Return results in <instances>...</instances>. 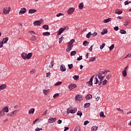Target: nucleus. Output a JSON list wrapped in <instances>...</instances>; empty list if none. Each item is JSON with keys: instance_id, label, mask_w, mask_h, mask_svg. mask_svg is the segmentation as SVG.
I'll use <instances>...</instances> for the list:
<instances>
[{"instance_id": "20", "label": "nucleus", "mask_w": 131, "mask_h": 131, "mask_svg": "<svg viewBox=\"0 0 131 131\" xmlns=\"http://www.w3.org/2000/svg\"><path fill=\"white\" fill-rule=\"evenodd\" d=\"M34 111H35V109L34 108H31L30 110H29L28 114H33L34 113Z\"/></svg>"}, {"instance_id": "52", "label": "nucleus", "mask_w": 131, "mask_h": 131, "mask_svg": "<svg viewBox=\"0 0 131 131\" xmlns=\"http://www.w3.org/2000/svg\"><path fill=\"white\" fill-rule=\"evenodd\" d=\"M110 51H112L113 49H114V44H113L111 46V47H109Z\"/></svg>"}, {"instance_id": "16", "label": "nucleus", "mask_w": 131, "mask_h": 131, "mask_svg": "<svg viewBox=\"0 0 131 131\" xmlns=\"http://www.w3.org/2000/svg\"><path fill=\"white\" fill-rule=\"evenodd\" d=\"M9 40V37H6L5 38H4L3 39H2V41L3 43H7V42H8V41Z\"/></svg>"}, {"instance_id": "2", "label": "nucleus", "mask_w": 131, "mask_h": 131, "mask_svg": "<svg viewBox=\"0 0 131 131\" xmlns=\"http://www.w3.org/2000/svg\"><path fill=\"white\" fill-rule=\"evenodd\" d=\"M10 12H11V7H6L3 9V13L5 15H8Z\"/></svg>"}, {"instance_id": "38", "label": "nucleus", "mask_w": 131, "mask_h": 131, "mask_svg": "<svg viewBox=\"0 0 131 131\" xmlns=\"http://www.w3.org/2000/svg\"><path fill=\"white\" fill-rule=\"evenodd\" d=\"M75 42V40L74 39H72L68 43H69V45H73V43H74Z\"/></svg>"}, {"instance_id": "42", "label": "nucleus", "mask_w": 131, "mask_h": 131, "mask_svg": "<svg viewBox=\"0 0 131 131\" xmlns=\"http://www.w3.org/2000/svg\"><path fill=\"white\" fill-rule=\"evenodd\" d=\"M108 83V81L106 79H105L104 81H102V85H105Z\"/></svg>"}, {"instance_id": "28", "label": "nucleus", "mask_w": 131, "mask_h": 131, "mask_svg": "<svg viewBox=\"0 0 131 131\" xmlns=\"http://www.w3.org/2000/svg\"><path fill=\"white\" fill-rule=\"evenodd\" d=\"M99 82V79L97 77H95V79H94V84H98Z\"/></svg>"}, {"instance_id": "15", "label": "nucleus", "mask_w": 131, "mask_h": 131, "mask_svg": "<svg viewBox=\"0 0 131 131\" xmlns=\"http://www.w3.org/2000/svg\"><path fill=\"white\" fill-rule=\"evenodd\" d=\"M21 56V58H23L24 60H26V56H27V53H25V52L22 53Z\"/></svg>"}, {"instance_id": "3", "label": "nucleus", "mask_w": 131, "mask_h": 131, "mask_svg": "<svg viewBox=\"0 0 131 131\" xmlns=\"http://www.w3.org/2000/svg\"><path fill=\"white\" fill-rule=\"evenodd\" d=\"M74 11H75V8L73 7L70 8L67 11V13L69 15H72V14H73L74 12Z\"/></svg>"}, {"instance_id": "10", "label": "nucleus", "mask_w": 131, "mask_h": 131, "mask_svg": "<svg viewBox=\"0 0 131 131\" xmlns=\"http://www.w3.org/2000/svg\"><path fill=\"white\" fill-rule=\"evenodd\" d=\"M116 14H117V15H121V14H122V10L121 9H116L115 11Z\"/></svg>"}, {"instance_id": "59", "label": "nucleus", "mask_w": 131, "mask_h": 131, "mask_svg": "<svg viewBox=\"0 0 131 131\" xmlns=\"http://www.w3.org/2000/svg\"><path fill=\"white\" fill-rule=\"evenodd\" d=\"M70 109H73V107H70L69 108H68V110H67L68 114H69V113H70Z\"/></svg>"}, {"instance_id": "51", "label": "nucleus", "mask_w": 131, "mask_h": 131, "mask_svg": "<svg viewBox=\"0 0 131 131\" xmlns=\"http://www.w3.org/2000/svg\"><path fill=\"white\" fill-rule=\"evenodd\" d=\"M49 113H48V110H46L42 113V115H43V116H46V115H47V114H49Z\"/></svg>"}, {"instance_id": "18", "label": "nucleus", "mask_w": 131, "mask_h": 131, "mask_svg": "<svg viewBox=\"0 0 131 131\" xmlns=\"http://www.w3.org/2000/svg\"><path fill=\"white\" fill-rule=\"evenodd\" d=\"M72 49H71V44H69L68 43V46H67V48L66 49V51L67 52H70V50H71Z\"/></svg>"}, {"instance_id": "13", "label": "nucleus", "mask_w": 131, "mask_h": 131, "mask_svg": "<svg viewBox=\"0 0 131 131\" xmlns=\"http://www.w3.org/2000/svg\"><path fill=\"white\" fill-rule=\"evenodd\" d=\"M85 98L86 100H91V99L93 98V95L92 94H88L85 96Z\"/></svg>"}, {"instance_id": "26", "label": "nucleus", "mask_w": 131, "mask_h": 131, "mask_svg": "<svg viewBox=\"0 0 131 131\" xmlns=\"http://www.w3.org/2000/svg\"><path fill=\"white\" fill-rule=\"evenodd\" d=\"M102 74L101 73H98V78L99 79H104V76H103V75H102Z\"/></svg>"}, {"instance_id": "55", "label": "nucleus", "mask_w": 131, "mask_h": 131, "mask_svg": "<svg viewBox=\"0 0 131 131\" xmlns=\"http://www.w3.org/2000/svg\"><path fill=\"white\" fill-rule=\"evenodd\" d=\"M61 16H64V14H63L62 13H59L58 14H57L56 15V17H60Z\"/></svg>"}, {"instance_id": "37", "label": "nucleus", "mask_w": 131, "mask_h": 131, "mask_svg": "<svg viewBox=\"0 0 131 131\" xmlns=\"http://www.w3.org/2000/svg\"><path fill=\"white\" fill-rule=\"evenodd\" d=\"M43 93L44 95H48V94L50 93V91H49V90H43Z\"/></svg>"}, {"instance_id": "6", "label": "nucleus", "mask_w": 131, "mask_h": 131, "mask_svg": "<svg viewBox=\"0 0 131 131\" xmlns=\"http://www.w3.org/2000/svg\"><path fill=\"white\" fill-rule=\"evenodd\" d=\"M75 100L76 101H79V102H80V101H82V96L79 94H78L75 97Z\"/></svg>"}, {"instance_id": "47", "label": "nucleus", "mask_w": 131, "mask_h": 131, "mask_svg": "<svg viewBox=\"0 0 131 131\" xmlns=\"http://www.w3.org/2000/svg\"><path fill=\"white\" fill-rule=\"evenodd\" d=\"M108 72H110V71L108 70H106V71H103L101 72L102 74H107V73H108Z\"/></svg>"}, {"instance_id": "61", "label": "nucleus", "mask_w": 131, "mask_h": 131, "mask_svg": "<svg viewBox=\"0 0 131 131\" xmlns=\"http://www.w3.org/2000/svg\"><path fill=\"white\" fill-rule=\"evenodd\" d=\"M129 4V1H126L124 3V4L125 6H127Z\"/></svg>"}, {"instance_id": "57", "label": "nucleus", "mask_w": 131, "mask_h": 131, "mask_svg": "<svg viewBox=\"0 0 131 131\" xmlns=\"http://www.w3.org/2000/svg\"><path fill=\"white\" fill-rule=\"evenodd\" d=\"M99 83L98 84V85H100L101 83H103V80H104V79H99Z\"/></svg>"}, {"instance_id": "1", "label": "nucleus", "mask_w": 131, "mask_h": 131, "mask_svg": "<svg viewBox=\"0 0 131 131\" xmlns=\"http://www.w3.org/2000/svg\"><path fill=\"white\" fill-rule=\"evenodd\" d=\"M94 77H95V75L91 76L90 80L86 83V84H88V86H93Z\"/></svg>"}, {"instance_id": "22", "label": "nucleus", "mask_w": 131, "mask_h": 131, "mask_svg": "<svg viewBox=\"0 0 131 131\" xmlns=\"http://www.w3.org/2000/svg\"><path fill=\"white\" fill-rule=\"evenodd\" d=\"M83 3H81L79 4L78 5V8L79 9V10H82V9H83Z\"/></svg>"}, {"instance_id": "45", "label": "nucleus", "mask_w": 131, "mask_h": 131, "mask_svg": "<svg viewBox=\"0 0 131 131\" xmlns=\"http://www.w3.org/2000/svg\"><path fill=\"white\" fill-rule=\"evenodd\" d=\"M74 131H80V126H77L75 128Z\"/></svg>"}, {"instance_id": "64", "label": "nucleus", "mask_w": 131, "mask_h": 131, "mask_svg": "<svg viewBox=\"0 0 131 131\" xmlns=\"http://www.w3.org/2000/svg\"><path fill=\"white\" fill-rule=\"evenodd\" d=\"M90 123V122L88 120L85 121L84 122V125H86L87 124H89Z\"/></svg>"}, {"instance_id": "39", "label": "nucleus", "mask_w": 131, "mask_h": 131, "mask_svg": "<svg viewBox=\"0 0 131 131\" xmlns=\"http://www.w3.org/2000/svg\"><path fill=\"white\" fill-rule=\"evenodd\" d=\"M89 41H88L87 40H85L83 42V46H84V47H86V45H89Z\"/></svg>"}, {"instance_id": "29", "label": "nucleus", "mask_w": 131, "mask_h": 131, "mask_svg": "<svg viewBox=\"0 0 131 131\" xmlns=\"http://www.w3.org/2000/svg\"><path fill=\"white\" fill-rule=\"evenodd\" d=\"M111 20H112L111 18H108L107 19H105L104 20V23H108V22H110Z\"/></svg>"}, {"instance_id": "27", "label": "nucleus", "mask_w": 131, "mask_h": 131, "mask_svg": "<svg viewBox=\"0 0 131 131\" xmlns=\"http://www.w3.org/2000/svg\"><path fill=\"white\" fill-rule=\"evenodd\" d=\"M42 29H45V30H49V25H44L42 26Z\"/></svg>"}, {"instance_id": "50", "label": "nucleus", "mask_w": 131, "mask_h": 131, "mask_svg": "<svg viewBox=\"0 0 131 131\" xmlns=\"http://www.w3.org/2000/svg\"><path fill=\"white\" fill-rule=\"evenodd\" d=\"M90 62H92L93 61H95V60H96V57H90Z\"/></svg>"}, {"instance_id": "46", "label": "nucleus", "mask_w": 131, "mask_h": 131, "mask_svg": "<svg viewBox=\"0 0 131 131\" xmlns=\"http://www.w3.org/2000/svg\"><path fill=\"white\" fill-rule=\"evenodd\" d=\"M62 84V81H58L56 82V83L55 84V86H57L58 85H60Z\"/></svg>"}, {"instance_id": "4", "label": "nucleus", "mask_w": 131, "mask_h": 131, "mask_svg": "<svg viewBox=\"0 0 131 131\" xmlns=\"http://www.w3.org/2000/svg\"><path fill=\"white\" fill-rule=\"evenodd\" d=\"M1 112H2L3 115H5V112L6 113L9 112V107L8 106H5L1 111Z\"/></svg>"}, {"instance_id": "11", "label": "nucleus", "mask_w": 131, "mask_h": 131, "mask_svg": "<svg viewBox=\"0 0 131 131\" xmlns=\"http://www.w3.org/2000/svg\"><path fill=\"white\" fill-rule=\"evenodd\" d=\"M37 12V10L34 9H30L29 10V14H34V13H36Z\"/></svg>"}, {"instance_id": "19", "label": "nucleus", "mask_w": 131, "mask_h": 131, "mask_svg": "<svg viewBox=\"0 0 131 131\" xmlns=\"http://www.w3.org/2000/svg\"><path fill=\"white\" fill-rule=\"evenodd\" d=\"M32 57V53H29L28 54H27L26 59H27V60H29V59H30V58H31Z\"/></svg>"}, {"instance_id": "49", "label": "nucleus", "mask_w": 131, "mask_h": 131, "mask_svg": "<svg viewBox=\"0 0 131 131\" xmlns=\"http://www.w3.org/2000/svg\"><path fill=\"white\" fill-rule=\"evenodd\" d=\"M59 96H60V93H56V94H55L54 95H53V98H58V97H59Z\"/></svg>"}, {"instance_id": "56", "label": "nucleus", "mask_w": 131, "mask_h": 131, "mask_svg": "<svg viewBox=\"0 0 131 131\" xmlns=\"http://www.w3.org/2000/svg\"><path fill=\"white\" fill-rule=\"evenodd\" d=\"M64 39V37L62 36L59 38V43H61V41Z\"/></svg>"}, {"instance_id": "34", "label": "nucleus", "mask_w": 131, "mask_h": 131, "mask_svg": "<svg viewBox=\"0 0 131 131\" xmlns=\"http://www.w3.org/2000/svg\"><path fill=\"white\" fill-rule=\"evenodd\" d=\"M77 115L78 116H80V117H81V116H82V112H81L80 111H78L77 113Z\"/></svg>"}, {"instance_id": "5", "label": "nucleus", "mask_w": 131, "mask_h": 131, "mask_svg": "<svg viewBox=\"0 0 131 131\" xmlns=\"http://www.w3.org/2000/svg\"><path fill=\"white\" fill-rule=\"evenodd\" d=\"M77 85L76 84L71 83L68 86V88L69 89V90H70V91H71V90H73V89H75V88H77Z\"/></svg>"}, {"instance_id": "30", "label": "nucleus", "mask_w": 131, "mask_h": 131, "mask_svg": "<svg viewBox=\"0 0 131 131\" xmlns=\"http://www.w3.org/2000/svg\"><path fill=\"white\" fill-rule=\"evenodd\" d=\"M73 78L75 80H78V79H79V76L75 75L73 77Z\"/></svg>"}, {"instance_id": "9", "label": "nucleus", "mask_w": 131, "mask_h": 131, "mask_svg": "<svg viewBox=\"0 0 131 131\" xmlns=\"http://www.w3.org/2000/svg\"><path fill=\"white\" fill-rule=\"evenodd\" d=\"M34 26H40L41 23L39 20H36L33 23Z\"/></svg>"}, {"instance_id": "32", "label": "nucleus", "mask_w": 131, "mask_h": 131, "mask_svg": "<svg viewBox=\"0 0 131 131\" xmlns=\"http://www.w3.org/2000/svg\"><path fill=\"white\" fill-rule=\"evenodd\" d=\"M98 128H99V127H98V126H93L91 128V130H92V131H96V130H97V129H98Z\"/></svg>"}, {"instance_id": "62", "label": "nucleus", "mask_w": 131, "mask_h": 131, "mask_svg": "<svg viewBox=\"0 0 131 131\" xmlns=\"http://www.w3.org/2000/svg\"><path fill=\"white\" fill-rule=\"evenodd\" d=\"M39 130H42V128L37 127V128L35 129V131H39Z\"/></svg>"}, {"instance_id": "53", "label": "nucleus", "mask_w": 131, "mask_h": 131, "mask_svg": "<svg viewBox=\"0 0 131 131\" xmlns=\"http://www.w3.org/2000/svg\"><path fill=\"white\" fill-rule=\"evenodd\" d=\"M7 115L8 116H11V117H14V116L12 112L8 113Z\"/></svg>"}, {"instance_id": "35", "label": "nucleus", "mask_w": 131, "mask_h": 131, "mask_svg": "<svg viewBox=\"0 0 131 131\" xmlns=\"http://www.w3.org/2000/svg\"><path fill=\"white\" fill-rule=\"evenodd\" d=\"M100 117H102V118H105L106 117V116L104 115V112H101L100 113Z\"/></svg>"}, {"instance_id": "12", "label": "nucleus", "mask_w": 131, "mask_h": 131, "mask_svg": "<svg viewBox=\"0 0 131 131\" xmlns=\"http://www.w3.org/2000/svg\"><path fill=\"white\" fill-rule=\"evenodd\" d=\"M64 32V31H63V28H60L59 30L57 31V35H60L62 34Z\"/></svg>"}, {"instance_id": "63", "label": "nucleus", "mask_w": 131, "mask_h": 131, "mask_svg": "<svg viewBox=\"0 0 131 131\" xmlns=\"http://www.w3.org/2000/svg\"><path fill=\"white\" fill-rule=\"evenodd\" d=\"M77 61H80V60H82V56H80L77 59Z\"/></svg>"}, {"instance_id": "23", "label": "nucleus", "mask_w": 131, "mask_h": 131, "mask_svg": "<svg viewBox=\"0 0 131 131\" xmlns=\"http://www.w3.org/2000/svg\"><path fill=\"white\" fill-rule=\"evenodd\" d=\"M76 111H77V108H76V107H74L73 110H70V113H71L72 114H73L75 113Z\"/></svg>"}, {"instance_id": "8", "label": "nucleus", "mask_w": 131, "mask_h": 131, "mask_svg": "<svg viewBox=\"0 0 131 131\" xmlns=\"http://www.w3.org/2000/svg\"><path fill=\"white\" fill-rule=\"evenodd\" d=\"M56 120H57V118L50 117L48 119V122L49 123H53V122H55V121H56Z\"/></svg>"}, {"instance_id": "14", "label": "nucleus", "mask_w": 131, "mask_h": 131, "mask_svg": "<svg viewBox=\"0 0 131 131\" xmlns=\"http://www.w3.org/2000/svg\"><path fill=\"white\" fill-rule=\"evenodd\" d=\"M60 70L64 72V71H66V68L64 64H61L60 66Z\"/></svg>"}, {"instance_id": "25", "label": "nucleus", "mask_w": 131, "mask_h": 131, "mask_svg": "<svg viewBox=\"0 0 131 131\" xmlns=\"http://www.w3.org/2000/svg\"><path fill=\"white\" fill-rule=\"evenodd\" d=\"M119 33L121 34H126V31L124 30V29H121Z\"/></svg>"}, {"instance_id": "21", "label": "nucleus", "mask_w": 131, "mask_h": 131, "mask_svg": "<svg viewBox=\"0 0 131 131\" xmlns=\"http://www.w3.org/2000/svg\"><path fill=\"white\" fill-rule=\"evenodd\" d=\"M42 35L43 36H49L51 35V33H50V32H45L42 33Z\"/></svg>"}, {"instance_id": "33", "label": "nucleus", "mask_w": 131, "mask_h": 131, "mask_svg": "<svg viewBox=\"0 0 131 131\" xmlns=\"http://www.w3.org/2000/svg\"><path fill=\"white\" fill-rule=\"evenodd\" d=\"M91 35H92V32H89L88 34L86 35V38H91Z\"/></svg>"}, {"instance_id": "17", "label": "nucleus", "mask_w": 131, "mask_h": 131, "mask_svg": "<svg viewBox=\"0 0 131 131\" xmlns=\"http://www.w3.org/2000/svg\"><path fill=\"white\" fill-rule=\"evenodd\" d=\"M108 33V30L107 29H103L102 32L101 33V35H104V34H107Z\"/></svg>"}, {"instance_id": "41", "label": "nucleus", "mask_w": 131, "mask_h": 131, "mask_svg": "<svg viewBox=\"0 0 131 131\" xmlns=\"http://www.w3.org/2000/svg\"><path fill=\"white\" fill-rule=\"evenodd\" d=\"M71 56H75L76 55V51H73L71 52Z\"/></svg>"}, {"instance_id": "58", "label": "nucleus", "mask_w": 131, "mask_h": 131, "mask_svg": "<svg viewBox=\"0 0 131 131\" xmlns=\"http://www.w3.org/2000/svg\"><path fill=\"white\" fill-rule=\"evenodd\" d=\"M93 37H95V36H97L98 35V33L95 32L94 33L92 34Z\"/></svg>"}, {"instance_id": "7", "label": "nucleus", "mask_w": 131, "mask_h": 131, "mask_svg": "<svg viewBox=\"0 0 131 131\" xmlns=\"http://www.w3.org/2000/svg\"><path fill=\"white\" fill-rule=\"evenodd\" d=\"M26 11H27V9H26V8H22L19 12V14L22 15L23 14H25L26 13Z\"/></svg>"}, {"instance_id": "24", "label": "nucleus", "mask_w": 131, "mask_h": 131, "mask_svg": "<svg viewBox=\"0 0 131 131\" xmlns=\"http://www.w3.org/2000/svg\"><path fill=\"white\" fill-rule=\"evenodd\" d=\"M122 75L124 77H126V76L127 75V73L126 72V70H124L122 71Z\"/></svg>"}, {"instance_id": "40", "label": "nucleus", "mask_w": 131, "mask_h": 131, "mask_svg": "<svg viewBox=\"0 0 131 131\" xmlns=\"http://www.w3.org/2000/svg\"><path fill=\"white\" fill-rule=\"evenodd\" d=\"M111 77H112V75L111 74H109L106 76V78L107 80L110 79Z\"/></svg>"}, {"instance_id": "44", "label": "nucleus", "mask_w": 131, "mask_h": 131, "mask_svg": "<svg viewBox=\"0 0 131 131\" xmlns=\"http://www.w3.org/2000/svg\"><path fill=\"white\" fill-rule=\"evenodd\" d=\"M105 46H106V43H103L102 44V45L100 46V50H102V49H104Z\"/></svg>"}, {"instance_id": "48", "label": "nucleus", "mask_w": 131, "mask_h": 131, "mask_svg": "<svg viewBox=\"0 0 131 131\" xmlns=\"http://www.w3.org/2000/svg\"><path fill=\"white\" fill-rule=\"evenodd\" d=\"M50 68H53L54 67V63H53V60H51L50 62V65H49Z\"/></svg>"}, {"instance_id": "31", "label": "nucleus", "mask_w": 131, "mask_h": 131, "mask_svg": "<svg viewBox=\"0 0 131 131\" xmlns=\"http://www.w3.org/2000/svg\"><path fill=\"white\" fill-rule=\"evenodd\" d=\"M0 88H1V90H5V89H6L7 88V85H6L5 84H3L0 85Z\"/></svg>"}, {"instance_id": "36", "label": "nucleus", "mask_w": 131, "mask_h": 131, "mask_svg": "<svg viewBox=\"0 0 131 131\" xmlns=\"http://www.w3.org/2000/svg\"><path fill=\"white\" fill-rule=\"evenodd\" d=\"M91 106V103H86L84 104V108H89Z\"/></svg>"}, {"instance_id": "54", "label": "nucleus", "mask_w": 131, "mask_h": 131, "mask_svg": "<svg viewBox=\"0 0 131 131\" xmlns=\"http://www.w3.org/2000/svg\"><path fill=\"white\" fill-rule=\"evenodd\" d=\"M69 69H72L73 68V64H70L68 65Z\"/></svg>"}, {"instance_id": "60", "label": "nucleus", "mask_w": 131, "mask_h": 131, "mask_svg": "<svg viewBox=\"0 0 131 131\" xmlns=\"http://www.w3.org/2000/svg\"><path fill=\"white\" fill-rule=\"evenodd\" d=\"M114 30H115V31H118V30L119 29V27H118V26H116L114 28Z\"/></svg>"}, {"instance_id": "43", "label": "nucleus", "mask_w": 131, "mask_h": 131, "mask_svg": "<svg viewBox=\"0 0 131 131\" xmlns=\"http://www.w3.org/2000/svg\"><path fill=\"white\" fill-rule=\"evenodd\" d=\"M62 30L63 31H68V30H69V28L68 27L62 28Z\"/></svg>"}]
</instances>
